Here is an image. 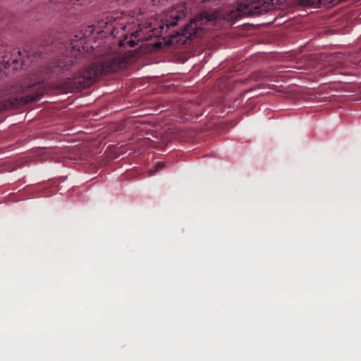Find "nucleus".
<instances>
[{"mask_svg":"<svg viewBox=\"0 0 361 361\" xmlns=\"http://www.w3.org/2000/svg\"><path fill=\"white\" fill-rule=\"evenodd\" d=\"M278 0H241L235 8L228 11L224 19L233 23L245 16L260 15L272 9Z\"/></svg>","mask_w":361,"mask_h":361,"instance_id":"7ed1b4c3","label":"nucleus"},{"mask_svg":"<svg viewBox=\"0 0 361 361\" xmlns=\"http://www.w3.org/2000/svg\"><path fill=\"white\" fill-rule=\"evenodd\" d=\"M164 166V164L162 163V162H159L156 164V166H155V171H159V170H161V169H163Z\"/></svg>","mask_w":361,"mask_h":361,"instance_id":"9d476101","label":"nucleus"},{"mask_svg":"<svg viewBox=\"0 0 361 361\" xmlns=\"http://www.w3.org/2000/svg\"><path fill=\"white\" fill-rule=\"evenodd\" d=\"M92 26L88 27L85 32L80 31L77 32L73 38L70 39V48L68 56L63 59H59L55 62V67L59 68L63 71H69L72 67L77 64V61L79 57H87V52L88 51V47L86 44V38L93 32Z\"/></svg>","mask_w":361,"mask_h":361,"instance_id":"f03ea898","label":"nucleus"},{"mask_svg":"<svg viewBox=\"0 0 361 361\" xmlns=\"http://www.w3.org/2000/svg\"><path fill=\"white\" fill-rule=\"evenodd\" d=\"M123 61L124 59L119 56H107L99 62L93 63L87 68L66 78L61 85L67 92L88 87L95 82L98 76L118 71L123 66Z\"/></svg>","mask_w":361,"mask_h":361,"instance_id":"f257e3e1","label":"nucleus"},{"mask_svg":"<svg viewBox=\"0 0 361 361\" xmlns=\"http://www.w3.org/2000/svg\"><path fill=\"white\" fill-rule=\"evenodd\" d=\"M149 26H150V24H148V25H147V26H145V28H147V27H149Z\"/></svg>","mask_w":361,"mask_h":361,"instance_id":"2eb2a0df","label":"nucleus"},{"mask_svg":"<svg viewBox=\"0 0 361 361\" xmlns=\"http://www.w3.org/2000/svg\"><path fill=\"white\" fill-rule=\"evenodd\" d=\"M128 44H129L130 47H133L135 46L136 42L133 40H130L128 42Z\"/></svg>","mask_w":361,"mask_h":361,"instance_id":"f8f14e48","label":"nucleus"},{"mask_svg":"<svg viewBox=\"0 0 361 361\" xmlns=\"http://www.w3.org/2000/svg\"><path fill=\"white\" fill-rule=\"evenodd\" d=\"M23 53L27 54V58H29L30 55H34V56L37 55V56L39 57L40 55L42 54V52H37V51H34V52L30 53L27 49H25L23 51Z\"/></svg>","mask_w":361,"mask_h":361,"instance_id":"1a4fd4ad","label":"nucleus"},{"mask_svg":"<svg viewBox=\"0 0 361 361\" xmlns=\"http://www.w3.org/2000/svg\"><path fill=\"white\" fill-rule=\"evenodd\" d=\"M139 27H140V30H142L143 29V27H142L141 25H139Z\"/></svg>","mask_w":361,"mask_h":361,"instance_id":"4468645a","label":"nucleus"},{"mask_svg":"<svg viewBox=\"0 0 361 361\" xmlns=\"http://www.w3.org/2000/svg\"><path fill=\"white\" fill-rule=\"evenodd\" d=\"M300 4L302 6H312L319 2V0H298Z\"/></svg>","mask_w":361,"mask_h":361,"instance_id":"6e6552de","label":"nucleus"},{"mask_svg":"<svg viewBox=\"0 0 361 361\" xmlns=\"http://www.w3.org/2000/svg\"><path fill=\"white\" fill-rule=\"evenodd\" d=\"M119 19V16L117 13L107 15L104 18H102L98 22V26L99 28H105L108 25H112V28L115 29L116 25H113V23Z\"/></svg>","mask_w":361,"mask_h":361,"instance_id":"0eeeda50","label":"nucleus"},{"mask_svg":"<svg viewBox=\"0 0 361 361\" xmlns=\"http://www.w3.org/2000/svg\"><path fill=\"white\" fill-rule=\"evenodd\" d=\"M23 52L20 50H14L11 54V56L6 60V56H2V61H0V79L3 78L4 75L7 73L3 72V68L7 69L12 67L13 71L18 70L23 66L26 65V61L24 59H18V56H21Z\"/></svg>","mask_w":361,"mask_h":361,"instance_id":"39448f33","label":"nucleus"},{"mask_svg":"<svg viewBox=\"0 0 361 361\" xmlns=\"http://www.w3.org/2000/svg\"><path fill=\"white\" fill-rule=\"evenodd\" d=\"M39 87L37 84H32L31 85H16V92L23 93L25 97L22 99L24 102L28 103L37 100L42 95V92L37 91Z\"/></svg>","mask_w":361,"mask_h":361,"instance_id":"423d86ee","label":"nucleus"},{"mask_svg":"<svg viewBox=\"0 0 361 361\" xmlns=\"http://www.w3.org/2000/svg\"><path fill=\"white\" fill-rule=\"evenodd\" d=\"M176 25V22H172V23H171V26H174V25Z\"/></svg>","mask_w":361,"mask_h":361,"instance_id":"ddd939ff","label":"nucleus"},{"mask_svg":"<svg viewBox=\"0 0 361 361\" xmlns=\"http://www.w3.org/2000/svg\"><path fill=\"white\" fill-rule=\"evenodd\" d=\"M75 1H79L80 5H84L86 4V0H73V4H75Z\"/></svg>","mask_w":361,"mask_h":361,"instance_id":"9b49d317","label":"nucleus"},{"mask_svg":"<svg viewBox=\"0 0 361 361\" xmlns=\"http://www.w3.org/2000/svg\"><path fill=\"white\" fill-rule=\"evenodd\" d=\"M216 18L217 14L216 13L202 12L189 23L186 24L180 31L177 32V35L185 37V39L183 40V43L186 42L192 37H201L204 32L202 26Z\"/></svg>","mask_w":361,"mask_h":361,"instance_id":"20e7f679","label":"nucleus"}]
</instances>
